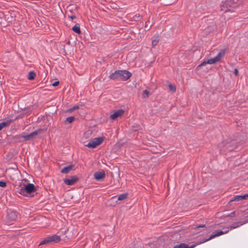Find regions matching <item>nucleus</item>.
I'll list each match as a JSON object with an SVG mask.
<instances>
[{
    "mask_svg": "<svg viewBox=\"0 0 248 248\" xmlns=\"http://www.w3.org/2000/svg\"><path fill=\"white\" fill-rule=\"evenodd\" d=\"M72 30L76 33L80 34L81 33L80 26L78 24H76L72 27Z\"/></svg>",
    "mask_w": 248,
    "mask_h": 248,
    "instance_id": "18",
    "label": "nucleus"
},
{
    "mask_svg": "<svg viewBox=\"0 0 248 248\" xmlns=\"http://www.w3.org/2000/svg\"><path fill=\"white\" fill-rule=\"evenodd\" d=\"M59 81H55L53 83H52V85L54 87L55 86H57L59 85Z\"/></svg>",
    "mask_w": 248,
    "mask_h": 248,
    "instance_id": "28",
    "label": "nucleus"
},
{
    "mask_svg": "<svg viewBox=\"0 0 248 248\" xmlns=\"http://www.w3.org/2000/svg\"><path fill=\"white\" fill-rule=\"evenodd\" d=\"M75 120V118L73 116L68 117L66 118V121L69 123H72Z\"/></svg>",
    "mask_w": 248,
    "mask_h": 248,
    "instance_id": "24",
    "label": "nucleus"
},
{
    "mask_svg": "<svg viewBox=\"0 0 248 248\" xmlns=\"http://www.w3.org/2000/svg\"><path fill=\"white\" fill-rule=\"evenodd\" d=\"M203 226H204V225H203V226H202V227H203ZM197 227H198V228L202 227V226H198Z\"/></svg>",
    "mask_w": 248,
    "mask_h": 248,
    "instance_id": "34",
    "label": "nucleus"
},
{
    "mask_svg": "<svg viewBox=\"0 0 248 248\" xmlns=\"http://www.w3.org/2000/svg\"><path fill=\"white\" fill-rule=\"evenodd\" d=\"M238 73H239V72H238V70L237 69H235L234 70V74H235V76H238Z\"/></svg>",
    "mask_w": 248,
    "mask_h": 248,
    "instance_id": "29",
    "label": "nucleus"
},
{
    "mask_svg": "<svg viewBox=\"0 0 248 248\" xmlns=\"http://www.w3.org/2000/svg\"><path fill=\"white\" fill-rule=\"evenodd\" d=\"M61 237L58 235L54 234L52 236H49L45 238L40 244V245H43L50 243H58L61 241Z\"/></svg>",
    "mask_w": 248,
    "mask_h": 248,
    "instance_id": "7",
    "label": "nucleus"
},
{
    "mask_svg": "<svg viewBox=\"0 0 248 248\" xmlns=\"http://www.w3.org/2000/svg\"><path fill=\"white\" fill-rule=\"evenodd\" d=\"M120 73V79L122 80H126L131 76V74L126 70H118Z\"/></svg>",
    "mask_w": 248,
    "mask_h": 248,
    "instance_id": "9",
    "label": "nucleus"
},
{
    "mask_svg": "<svg viewBox=\"0 0 248 248\" xmlns=\"http://www.w3.org/2000/svg\"><path fill=\"white\" fill-rule=\"evenodd\" d=\"M94 177L96 180L101 181L105 177V172L104 171L96 172L94 174Z\"/></svg>",
    "mask_w": 248,
    "mask_h": 248,
    "instance_id": "10",
    "label": "nucleus"
},
{
    "mask_svg": "<svg viewBox=\"0 0 248 248\" xmlns=\"http://www.w3.org/2000/svg\"><path fill=\"white\" fill-rule=\"evenodd\" d=\"M105 139L104 137H98L91 140L87 144H85V146L93 149L100 145L104 141Z\"/></svg>",
    "mask_w": 248,
    "mask_h": 248,
    "instance_id": "6",
    "label": "nucleus"
},
{
    "mask_svg": "<svg viewBox=\"0 0 248 248\" xmlns=\"http://www.w3.org/2000/svg\"><path fill=\"white\" fill-rule=\"evenodd\" d=\"M110 78L115 80V79H120V73H119V71H116L114 73L111 74L109 76Z\"/></svg>",
    "mask_w": 248,
    "mask_h": 248,
    "instance_id": "16",
    "label": "nucleus"
},
{
    "mask_svg": "<svg viewBox=\"0 0 248 248\" xmlns=\"http://www.w3.org/2000/svg\"><path fill=\"white\" fill-rule=\"evenodd\" d=\"M226 50L225 49L221 50L216 57L204 61L201 64L198 65L197 68L199 69L201 66L205 65L207 64H212L216 63L221 60V59L224 56Z\"/></svg>",
    "mask_w": 248,
    "mask_h": 248,
    "instance_id": "3",
    "label": "nucleus"
},
{
    "mask_svg": "<svg viewBox=\"0 0 248 248\" xmlns=\"http://www.w3.org/2000/svg\"><path fill=\"white\" fill-rule=\"evenodd\" d=\"M169 88L170 90V91H172L173 92H174L176 91L175 86L172 84H169Z\"/></svg>",
    "mask_w": 248,
    "mask_h": 248,
    "instance_id": "26",
    "label": "nucleus"
},
{
    "mask_svg": "<svg viewBox=\"0 0 248 248\" xmlns=\"http://www.w3.org/2000/svg\"><path fill=\"white\" fill-rule=\"evenodd\" d=\"M128 194L127 193H124L119 195L118 197V201H123L127 198Z\"/></svg>",
    "mask_w": 248,
    "mask_h": 248,
    "instance_id": "20",
    "label": "nucleus"
},
{
    "mask_svg": "<svg viewBox=\"0 0 248 248\" xmlns=\"http://www.w3.org/2000/svg\"><path fill=\"white\" fill-rule=\"evenodd\" d=\"M92 133V132L91 131H90V130L87 131L86 132H85L84 133L83 136L85 139H88L91 136Z\"/></svg>",
    "mask_w": 248,
    "mask_h": 248,
    "instance_id": "22",
    "label": "nucleus"
},
{
    "mask_svg": "<svg viewBox=\"0 0 248 248\" xmlns=\"http://www.w3.org/2000/svg\"><path fill=\"white\" fill-rule=\"evenodd\" d=\"M195 246H193L190 248H189L188 246L185 244H181L179 245L176 246L174 248H193Z\"/></svg>",
    "mask_w": 248,
    "mask_h": 248,
    "instance_id": "19",
    "label": "nucleus"
},
{
    "mask_svg": "<svg viewBox=\"0 0 248 248\" xmlns=\"http://www.w3.org/2000/svg\"><path fill=\"white\" fill-rule=\"evenodd\" d=\"M238 6L237 0H225L220 5L221 10L224 12H232Z\"/></svg>",
    "mask_w": 248,
    "mask_h": 248,
    "instance_id": "2",
    "label": "nucleus"
},
{
    "mask_svg": "<svg viewBox=\"0 0 248 248\" xmlns=\"http://www.w3.org/2000/svg\"><path fill=\"white\" fill-rule=\"evenodd\" d=\"M234 228H235V227H232H232H230V230H232V229H234Z\"/></svg>",
    "mask_w": 248,
    "mask_h": 248,
    "instance_id": "33",
    "label": "nucleus"
},
{
    "mask_svg": "<svg viewBox=\"0 0 248 248\" xmlns=\"http://www.w3.org/2000/svg\"><path fill=\"white\" fill-rule=\"evenodd\" d=\"M69 17L72 19V20H73V19H75L76 18V16H69Z\"/></svg>",
    "mask_w": 248,
    "mask_h": 248,
    "instance_id": "30",
    "label": "nucleus"
},
{
    "mask_svg": "<svg viewBox=\"0 0 248 248\" xmlns=\"http://www.w3.org/2000/svg\"><path fill=\"white\" fill-rule=\"evenodd\" d=\"M229 230H227L225 231H217L215 234L211 235L210 237L208 239H206L204 242L209 241L217 236H218L222 234L227 233L229 232Z\"/></svg>",
    "mask_w": 248,
    "mask_h": 248,
    "instance_id": "12",
    "label": "nucleus"
},
{
    "mask_svg": "<svg viewBox=\"0 0 248 248\" xmlns=\"http://www.w3.org/2000/svg\"><path fill=\"white\" fill-rule=\"evenodd\" d=\"M19 194L24 196L29 197L30 194L35 190V186L33 184H20L16 188Z\"/></svg>",
    "mask_w": 248,
    "mask_h": 248,
    "instance_id": "1",
    "label": "nucleus"
},
{
    "mask_svg": "<svg viewBox=\"0 0 248 248\" xmlns=\"http://www.w3.org/2000/svg\"><path fill=\"white\" fill-rule=\"evenodd\" d=\"M225 144L224 142H222L219 144V147L220 148H223L225 146Z\"/></svg>",
    "mask_w": 248,
    "mask_h": 248,
    "instance_id": "31",
    "label": "nucleus"
},
{
    "mask_svg": "<svg viewBox=\"0 0 248 248\" xmlns=\"http://www.w3.org/2000/svg\"><path fill=\"white\" fill-rule=\"evenodd\" d=\"M78 108V106H75L72 108V110H75V109H77Z\"/></svg>",
    "mask_w": 248,
    "mask_h": 248,
    "instance_id": "32",
    "label": "nucleus"
},
{
    "mask_svg": "<svg viewBox=\"0 0 248 248\" xmlns=\"http://www.w3.org/2000/svg\"><path fill=\"white\" fill-rule=\"evenodd\" d=\"M149 92L147 90H144L142 93V97L143 98L148 97L149 95Z\"/></svg>",
    "mask_w": 248,
    "mask_h": 248,
    "instance_id": "25",
    "label": "nucleus"
},
{
    "mask_svg": "<svg viewBox=\"0 0 248 248\" xmlns=\"http://www.w3.org/2000/svg\"><path fill=\"white\" fill-rule=\"evenodd\" d=\"M73 165H69L67 167H64L62 170H61V172L62 173H64V174H66V173H68L69 172H70L73 169Z\"/></svg>",
    "mask_w": 248,
    "mask_h": 248,
    "instance_id": "15",
    "label": "nucleus"
},
{
    "mask_svg": "<svg viewBox=\"0 0 248 248\" xmlns=\"http://www.w3.org/2000/svg\"><path fill=\"white\" fill-rule=\"evenodd\" d=\"M42 130L38 129L35 131L32 132L28 135L21 134L19 135H16L15 136V139L18 140L20 141H22V139H23L24 140H30L34 139L36 136L41 132Z\"/></svg>",
    "mask_w": 248,
    "mask_h": 248,
    "instance_id": "4",
    "label": "nucleus"
},
{
    "mask_svg": "<svg viewBox=\"0 0 248 248\" xmlns=\"http://www.w3.org/2000/svg\"><path fill=\"white\" fill-rule=\"evenodd\" d=\"M18 217V214L13 210H9L7 212V215L5 218L6 223L8 225H11L15 222Z\"/></svg>",
    "mask_w": 248,
    "mask_h": 248,
    "instance_id": "5",
    "label": "nucleus"
},
{
    "mask_svg": "<svg viewBox=\"0 0 248 248\" xmlns=\"http://www.w3.org/2000/svg\"><path fill=\"white\" fill-rule=\"evenodd\" d=\"M6 186V183L4 181H0V186L1 187H5Z\"/></svg>",
    "mask_w": 248,
    "mask_h": 248,
    "instance_id": "27",
    "label": "nucleus"
},
{
    "mask_svg": "<svg viewBox=\"0 0 248 248\" xmlns=\"http://www.w3.org/2000/svg\"><path fill=\"white\" fill-rule=\"evenodd\" d=\"M11 120H8L0 123V131L4 127L8 126L11 123Z\"/></svg>",
    "mask_w": 248,
    "mask_h": 248,
    "instance_id": "17",
    "label": "nucleus"
},
{
    "mask_svg": "<svg viewBox=\"0 0 248 248\" xmlns=\"http://www.w3.org/2000/svg\"><path fill=\"white\" fill-rule=\"evenodd\" d=\"M36 76V74L33 71H30L29 73L28 79L29 80H33Z\"/></svg>",
    "mask_w": 248,
    "mask_h": 248,
    "instance_id": "21",
    "label": "nucleus"
},
{
    "mask_svg": "<svg viewBox=\"0 0 248 248\" xmlns=\"http://www.w3.org/2000/svg\"><path fill=\"white\" fill-rule=\"evenodd\" d=\"M78 181V178L76 177L73 176L70 179H66L64 180L65 184L69 186L74 185Z\"/></svg>",
    "mask_w": 248,
    "mask_h": 248,
    "instance_id": "14",
    "label": "nucleus"
},
{
    "mask_svg": "<svg viewBox=\"0 0 248 248\" xmlns=\"http://www.w3.org/2000/svg\"><path fill=\"white\" fill-rule=\"evenodd\" d=\"M6 173L11 180H15L18 178L19 171L16 169L9 168L6 170Z\"/></svg>",
    "mask_w": 248,
    "mask_h": 248,
    "instance_id": "8",
    "label": "nucleus"
},
{
    "mask_svg": "<svg viewBox=\"0 0 248 248\" xmlns=\"http://www.w3.org/2000/svg\"><path fill=\"white\" fill-rule=\"evenodd\" d=\"M124 110H123V109H119V110H118L116 111L113 114H112L110 116V118L112 120H115L116 118H117L121 116L122 115H123L124 114Z\"/></svg>",
    "mask_w": 248,
    "mask_h": 248,
    "instance_id": "11",
    "label": "nucleus"
},
{
    "mask_svg": "<svg viewBox=\"0 0 248 248\" xmlns=\"http://www.w3.org/2000/svg\"><path fill=\"white\" fill-rule=\"evenodd\" d=\"M248 199V193L243 195H237L233 197L232 202V201H240Z\"/></svg>",
    "mask_w": 248,
    "mask_h": 248,
    "instance_id": "13",
    "label": "nucleus"
},
{
    "mask_svg": "<svg viewBox=\"0 0 248 248\" xmlns=\"http://www.w3.org/2000/svg\"><path fill=\"white\" fill-rule=\"evenodd\" d=\"M159 41V39L156 37L155 39L154 40L152 41V45L153 47L156 46L157 44H158Z\"/></svg>",
    "mask_w": 248,
    "mask_h": 248,
    "instance_id": "23",
    "label": "nucleus"
}]
</instances>
